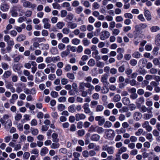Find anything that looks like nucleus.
Instances as JSON below:
<instances>
[{"label": "nucleus", "mask_w": 160, "mask_h": 160, "mask_svg": "<svg viewBox=\"0 0 160 160\" xmlns=\"http://www.w3.org/2000/svg\"><path fill=\"white\" fill-rule=\"evenodd\" d=\"M21 2L22 3L23 6L25 8H31L34 9L36 7V5L34 3H32L29 1L26 0H21Z\"/></svg>", "instance_id": "1"}, {"label": "nucleus", "mask_w": 160, "mask_h": 160, "mask_svg": "<svg viewBox=\"0 0 160 160\" xmlns=\"http://www.w3.org/2000/svg\"><path fill=\"white\" fill-rule=\"evenodd\" d=\"M102 150L106 151L109 154H112L114 152V148L112 146L109 147L108 145H106L102 146Z\"/></svg>", "instance_id": "2"}, {"label": "nucleus", "mask_w": 160, "mask_h": 160, "mask_svg": "<svg viewBox=\"0 0 160 160\" xmlns=\"http://www.w3.org/2000/svg\"><path fill=\"white\" fill-rule=\"evenodd\" d=\"M109 32L107 31L104 30L102 31L100 35V38L101 40H103L109 38L110 36Z\"/></svg>", "instance_id": "3"}, {"label": "nucleus", "mask_w": 160, "mask_h": 160, "mask_svg": "<svg viewBox=\"0 0 160 160\" xmlns=\"http://www.w3.org/2000/svg\"><path fill=\"white\" fill-rule=\"evenodd\" d=\"M105 133L106 136L109 139L113 138L115 135L114 131L111 129L107 130Z\"/></svg>", "instance_id": "4"}, {"label": "nucleus", "mask_w": 160, "mask_h": 160, "mask_svg": "<svg viewBox=\"0 0 160 160\" xmlns=\"http://www.w3.org/2000/svg\"><path fill=\"white\" fill-rule=\"evenodd\" d=\"M95 120L98 122V125L102 126L103 124L105 121V119L103 116H97L95 117Z\"/></svg>", "instance_id": "5"}, {"label": "nucleus", "mask_w": 160, "mask_h": 160, "mask_svg": "<svg viewBox=\"0 0 160 160\" xmlns=\"http://www.w3.org/2000/svg\"><path fill=\"white\" fill-rule=\"evenodd\" d=\"M49 19L48 18H44L42 22L44 23L43 27L45 29H49L51 27V24L49 23Z\"/></svg>", "instance_id": "6"}, {"label": "nucleus", "mask_w": 160, "mask_h": 160, "mask_svg": "<svg viewBox=\"0 0 160 160\" xmlns=\"http://www.w3.org/2000/svg\"><path fill=\"white\" fill-rule=\"evenodd\" d=\"M85 87L88 88L89 94H91L92 91L94 89V86L92 85L90 83L85 82Z\"/></svg>", "instance_id": "7"}, {"label": "nucleus", "mask_w": 160, "mask_h": 160, "mask_svg": "<svg viewBox=\"0 0 160 160\" xmlns=\"http://www.w3.org/2000/svg\"><path fill=\"white\" fill-rule=\"evenodd\" d=\"M24 75L27 77L28 79V80L32 81L33 80V76L30 74V72L28 70H23Z\"/></svg>", "instance_id": "8"}, {"label": "nucleus", "mask_w": 160, "mask_h": 160, "mask_svg": "<svg viewBox=\"0 0 160 160\" xmlns=\"http://www.w3.org/2000/svg\"><path fill=\"white\" fill-rule=\"evenodd\" d=\"M91 128H92L93 131H96L98 133H102L104 132V129L103 128L98 126H96L94 127L92 126Z\"/></svg>", "instance_id": "9"}, {"label": "nucleus", "mask_w": 160, "mask_h": 160, "mask_svg": "<svg viewBox=\"0 0 160 160\" xmlns=\"http://www.w3.org/2000/svg\"><path fill=\"white\" fill-rule=\"evenodd\" d=\"M76 120L79 121L80 120L84 119L86 118V115L83 113H77L75 116Z\"/></svg>", "instance_id": "10"}, {"label": "nucleus", "mask_w": 160, "mask_h": 160, "mask_svg": "<svg viewBox=\"0 0 160 160\" xmlns=\"http://www.w3.org/2000/svg\"><path fill=\"white\" fill-rule=\"evenodd\" d=\"M142 117V114L141 112H137L133 114L134 119L136 121H138L140 120Z\"/></svg>", "instance_id": "11"}, {"label": "nucleus", "mask_w": 160, "mask_h": 160, "mask_svg": "<svg viewBox=\"0 0 160 160\" xmlns=\"http://www.w3.org/2000/svg\"><path fill=\"white\" fill-rule=\"evenodd\" d=\"M9 8V6L6 3H3L0 6V9L3 12L8 11Z\"/></svg>", "instance_id": "12"}, {"label": "nucleus", "mask_w": 160, "mask_h": 160, "mask_svg": "<svg viewBox=\"0 0 160 160\" xmlns=\"http://www.w3.org/2000/svg\"><path fill=\"white\" fill-rule=\"evenodd\" d=\"M144 14L146 19L150 21L151 19V16L150 14V12L148 10H145Z\"/></svg>", "instance_id": "13"}, {"label": "nucleus", "mask_w": 160, "mask_h": 160, "mask_svg": "<svg viewBox=\"0 0 160 160\" xmlns=\"http://www.w3.org/2000/svg\"><path fill=\"white\" fill-rule=\"evenodd\" d=\"M18 96L17 94H12L11 97V98L10 99L9 102L10 103L14 104L15 101L18 98Z\"/></svg>", "instance_id": "14"}, {"label": "nucleus", "mask_w": 160, "mask_h": 160, "mask_svg": "<svg viewBox=\"0 0 160 160\" xmlns=\"http://www.w3.org/2000/svg\"><path fill=\"white\" fill-rule=\"evenodd\" d=\"M48 151V149L46 147L42 148L40 151V154L42 156H44Z\"/></svg>", "instance_id": "15"}, {"label": "nucleus", "mask_w": 160, "mask_h": 160, "mask_svg": "<svg viewBox=\"0 0 160 160\" xmlns=\"http://www.w3.org/2000/svg\"><path fill=\"white\" fill-rule=\"evenodd\" d=\"M145 102L144 98L142 97H141L137 99L136 103L137 105H141L143 104Z\"/></svg>", "instance_id": "16"}, {"label": "nucleus", "mask_w": 160, "mask_h": 160, "mask_svg": "<svg viewBox=\"0 0 160 160\" xmlns=\"http://www.w3.org/2000/svg\"><path fill=\"white\" fill-rule=\"evenodd\" d=\"M97 47L95 45H93L91 47V49L92 51V55H98V52L97 49Z\"/></svg>", "instance_id": "17"}, {"label": "nucleus", "mask_w": 160, "mask_h": 160, "mask_svg": "<svg viewBox=\"0 0 160 160\" xmlns=\"http://www.w3.org/2000/svg\"><path fill=\"white\" fill-rule=\"evenodd\" d=\"M26 36L24 34L19 35L17 37L16 40L18 42H21L25 40Z\"/></svg>", "instance_id": "18"}, {"label": "nucleus", "mask_w": 160, "mask_h": 160, "mask_svg": "<svg viewBox=\"0 0 160 160\" xmlns=\"http://www.w3.org/2000/svg\"><path fill=\"white\" fill-rule=\"evenodd\" d=\"M100 138L99 135L97 134H94L91 136L90 139L92 141H97L99 140Z\"/></svg>", "instance_id": "19"}, {"label": "nucleus", "mask_w": 160, "mask_h": 160, "mask_svg": "<svg viewBox=\"0 0 160 160\" xmlns=\"http://www.w3.org/2000/svg\"><path fill=\"white\" fill-rule=\"evenodd\" d=\"M147 62L148 61L147 59L145 58H142L139 61V64L141 65L142 67H144L146 66Z\"/></svg>", "instance_id": "20"}, {"label": "nucleus", "mask_w": 160, "mask_h": 160, "mask_svg": "<svg viewBox=\"0 0 160 160\" xmlns=\"http://www.w3.org/2000/svg\"><path fill=\"white\" fill-rule=\"evenodd\" d=\"M122 102L124 105H128L130 104V103L129 99L127 97H124L122 98Z\"/></svg>", "instance_id": "21"}, {"label": "nucleus", "mask_w": 160, "mask_h": 160, "mask_svg": "<svg viewBox=\"0 0 160 160\" xmlns=\"http://www.w3.org/2000/svg\"><path fill=\"white\" fill-rule=\"evenodd\" d=\"M68 26L69 28L72 29H74L77 27V24L75 23L69 22H68Z\"/></svg>", "instance_id": "22"}, {"label": "nucleus", "mask_w": 160, "mask_h": 160, "mask_svg": "<svg viewBox=\"0 0 160 160\" xmlns=\"http://www.w3.org/2000/svg\"><path fill=\"white\" fill-rule=\"evenodd\" d=\"M70 53L69 50L67 49L65 51L62 52L61 53V56L62 58H64L67 56Z\"/></svg>", "instance_id": "23"}, {"label": "nucleus", "mask_w": 160, "mask_h": 160, "mask_svg": "<svg viewBox=\"0 0 160 160\" xmlns=\"http://www.w3.org/2000/svg\"><path fill=\"white\" fill-rule=\"evenodd\" d=\"M58 134L56 133H53L52 135V141L54 142H58L59 141V139L58 138Z\"/></svg>", "instance_id": "24"}, {"label": "nucleus", "mask_w": 160, "mask_h": 160, "mask_svg": "<svg viewBox=\"0 0 160 160\" xmlns=\"http://www.w3.org/2000/svg\"><path fill=\"white\" fill-rule=\"evenodd\" d=\"M127 150V148L125 147H122L120 149H118L117 153L119 155L121 154L123 152H126Z\"/></svg>", "instance_id": "25"}, {"label": "nucleus", "mask_w": 160, "mask_h": 160, "mask_svg": "<svg viewBox=\"0 0 160 160\" xmlns=\"http://www.w3.org/2000/svg\"><path fill=\"white\" fill-rule=\"evenodd\" d=\"M12 125V122L10 119H8L7 120L5 125V128H10Z\"/></svg>", "instance_id": "26"}, {"label": "nucleus", "mask_w": 160, "mask_h": 160, "mask_svg": "<svg viewBox=\"0 0 160 160\" xmlns=\"http://www.w3.org/2000/svg\"><path fill=\"white\" fill-rule=\"evenodd\" d=\"M9 117V115L5 114L3 115V117L1 118L0 119V122L2 124H4L5 122V120L8 119Z\"/></svg>", "instance_id": "27"}, {"label": "nucleus", "mask_w": 160, "mask_h": 160, "mask_svg": "<svg viewBox=\"0 0 160 160\" xmlns=\"http://www.w3.org/2000/svg\"><path fill=\"white\" fill-rule=\"evenodd\" d=\"M22 8V7L19 6L18 5H13L12 7L11 10L17 11V10H18L19 11Z\"/></svg>", "instance_id": "28"}, {"label": "nucleus", "mask_w": 160, "mask_h": 160, "mask_svg": "<svg viewBox=\"0 0 160 160\" xmlns=\"http://www.w3.org/2000/svg\"><path fill=\"white\" fill-rule=\"evenodd\" d=\"M73 17L74 16L72 14L69 13L66 17V21H69L70 22L72 21L73 19Z\"/></svg>", "instance_id": "29"}, {"label": "nucleus", "mask_w": 160, "mask_h": 160, "mask_svg": "<svg viewBox=\"0 0 160 160\" xmlns=\"http://www.w3.org/2000/svg\"><path fill=\"white\" fill-rule=\"evenodd\" d=\"M60 144L58 142L53 143L51 145L50 147L52 149H55L58 148L60 146Z\"/></svg>", "instance_id": "30"}, {"label": "nucleus", "mask_w": 160, "mask_h": 160, "mask_svg": "<svg viewBox=\"0 0 160 160\" xmlns=\"http://www.w3.org/2000/svg\"><path fill=\"white\" fill-rule=\"evenodd\" d=\"M75 108L74 105H72L68 107V111L70 112L74 113L76 112V109Z\"/></svg>", "instance_id": "31"}, {"label": "nucleus", "mask_w": 160, "mask_h": 160, "mask_svg": "<svg viewBox=\"0 0 160 160\" xmlns=\"http://www.w3.org/2000/svg\"><path fill=\"white\" fill-rule=\"evenodd\" d=\"M143 116V119L145 120H148L152 118L153 116V115L152 113H145Z\"/></svg>", "instance_id": "32"}, {"label": "nucleus", "mask_w": 160, "mask_h": 160, "mask_svg": "<svg viewBox=\"0 0 160 160\" xmlns=\"http://www.w3.org/2000/svg\"><path fill=\"white\" fill-rule=\"evenodd\" d=\"M85 82H80L79 84V91H81L85 90Z\"/></svg>", "instance_id": "33"}, {"label": "nucleus", "mask_w": 160, "mask_h": 160, "mask_svg": "<svg viewBox=\"0 0 160 160\" xmlns=\"http://www.w3.org/2000/svg\"><path fill=\"white\" fill-rule=\"evenodd\" d=\"M141 55V53L138 51L135 52L132 54V57L136 58H140Z\"/></svg>", "instance_id": "34"}, {"label": "nucleus", "mask_w": 160, "mask_h": 160, "mask_svg": "<svg viewBox=\"0 0 160 160\" xmlns=\"http://www.w3.org/2000/svg\"><path fill=\"white\" fill-rule=\"evenodd\" d=\"M104 109V107L102 105H98L97 106L96 108V111L97 112H101Z\"/></svg>", "instance_id": "35"}, {"label": "nucleus", "mask_w": 160, "mask_h": 160, "mask_svg": "<svg viewBox=\"0 0 160 160\" xmlns=\"http://www.w3.org/2000/svg\"><path fill=\"white\" fill-rule=\"evenodd\" d=\"M88 65L90 67H93L95 64V61L93 59H90L88 62Z\"/></svg>", "instance_id": "36"}, {"label": "nucleus", "mask_w": 160, "mask_h": 160, "mask_svg": "<svg viewBox=\"0 0 160 160\" xmlns=\"http://www.w3.org/2000/svg\"><path fill=\"white\" fill-rule=\"evenodd\" d=\"M50 66V68L51 72L52 73H53L55 72V70L56 68V65L53 63H51L48 65Z\"/></svg>", "instance_id": "37"}, {"label": "nucleus", "mask_w": 160, "mask_h": 160, "mask_svg": "<svg viewBox=\"0 0 160 160\" xmlns=\"http://www.w3.org/2000/svg\"><path fill=\"white\" fill-rule=\"evenodd\" d=\"M11 75V72L9 71H7L5 72L3 75V77L5 78H8Z\"/></svg>", "instance_id": "38"}, {"label": "nucleus", "mask_w": 160, "mask_h": 160, "mask_svg": "<svg viewBox=\"0 0 160 160\" xmlns=\"http://www.w3.org/2000/svg\"><path fill=\"white\" fill-rule=\"evenodd\" d=\"M159 27L157 26H152L150 28V30L152 32H156L159 30Z\"/></svg>", "instance_id": "39"}, {"label": "nucleus", "mask_w": 160, "mask_h": 160, "mask_svg": "<svg viewBox=\"0 0 160 160\" xmlns=\"http://www.w3.org/2000/svg\"><path fill=\"white\" fill-rule=\"evenodd\" d=\"M82 42L84 45L85 46H88L90 43V42L89 40H88L86 38H84L82 40Z\"/></svg>", "instance_id": "40"}, {"label": "nucleus", "mask_w": 160, "mask_h": 160, "mask_svg": "<svg viewBox=\"0 0 160 160\" xmlns=\"http://www.w3.org/2000/svg\"><path fill=\"white\" fill-rule=\"evenodd\" d=\"M83 9L82 7L79 6L75 9V12L79 14L82 11Z\"/></svg>", "instance_id": "41"}, {"label": "nucleus", "mask_w": 160, "mask_h": 160, "mask_svg": "<svg viewBox=\"0 0 160 160\" xmlns=\"http://www.w3.org/2000/svg\"><path fill=\"white\" fill-rule=\"evenodd\" d=\"M121 99V97L120 95H116L113 98V100L115 102H117L119 101Z\"/></svg>", "instance_id": "42"}, {"label": "nucleus", "mask_w": 160, "mask_h": 160, "mask_svg": "<svg viewBox=\"0 0 160 160\" xmlns=\"http://www.w3.org/2000/svg\"><path fill=\"white\" fill-rule=\"evenodd\" d=\"M124 17L127 19H132L133 18L132 15L130 13H126L124 14Z\"/></svg>", "instance_id": "43"}, {"label": "nucleus", "mask_w": 160, "mask_h": 160, "mask_svg": "<svg viewBox=\"0 0 160 160\" xmlns=\"http://www.w3.org/2000/svg\"><path fill=\"white\" fill-rule=\"evenodd\" d=\"M64 25V23L63 22H58L56 24V27L58 28L61 29Z\"/></svg>", "instance_id": "44"}, {"label": "nucleus", "mask_w": 160, "mask_h": 160, "mask_svg": "<svg viewBox=\"0 0 160 160\" xmlns=\"http://www.w3.org/2000/svg\"><path fill=\"white\" fill-rule=\"evenodd\" d=\"M31 132L32 134L34 136L38 135V131L37 128H32Z\"/></svg>", "instance_id": "45"}, {"label": "nucleus", "mask_w": 160, "mask_h": 160, "mask_svg": "<svg viewBox=\"0 0 160 160\" xmlns=\"http://www.w3.org/2000/svg\"><path fill=\"white\" fill-rule=\"evenodd\" d=\"M80 40L77 38H74L72 41V43L75 45L78 44L80 43Z\"/></svg>", "instance_id": "46"}, {"label": "nucleus", "mask_w": 160, "mask_h": 160, "mask_svg": "<svg viewBox=\"0 0 160 160\" xmlns=\"http://www.w3.org/2000/svg\"><path fill=\"white\" fill-rule=\"evenodd\" d=\"M22 118V115L20 113L16 114L15 116V119L17 121H19Z\"/></svg>", "instance_id": "47"}, {"label": "nucleus", "mask_w": 160, "mask_h": 160, "mask_svg": "<svg viewBox=\"0 0 160 160\" xmlns=\"http://www.w3.org/2000/svg\"><path fill=\"white\" fill-rule=\"evenodd\" d=\"M105 65L104 63L101 61L97 62L96 66L99 68H103Z\"/></svg>", "instance_id": "48"}, {"label": "nucleus", "mask_w": 160, "mask_h": 160, "mask_svg": "<svg viewBox=\"0 0 160 160\" xmlns=\"http://www.w3.org/2000/svg\"><path fill=\"white\" fill-rule=\"evenodd\" d=\"M51 52V53L55 55L57 54L58 53V51L57 48L55 47L52 48Z\"/></svg>", "instance_id": "49"}, {"label": "nucleus", "mask_w": 160, "mask_h": 160, "mask_svg": "<svg viewBox=\"0 0 160 160\" xmlns=\"http://www.w3.org/2000/svg\"><path fill=\"white\" fill-rule=\"evenodd\" d=\"M143 130L142 128L139 129L137 131L135 132V135L137 136H140L143 132Z\"/></svg>", "instance_id": "50"}, {"label": "nucleus", "mask_w": 160, "mask_h": 160, "mask_svg": "<svg viewBox=\"0 0 160 160\" xmlns=\"http://www.w3.org/2000/svg\"><path fill=\"white\" fill-rule=\"evenodd\" d=\"M1 66L2 68L4 70H7L8 68V65L6 63L2 62L1 63Z\"/></svg>", "instance_id": "51"}, {"label": "nucleus", "mask_w": 160, "mask_h": 160, "mask_svg": "<svg viewBox=\"0 0 160 160\" xmlns=\"http://www.w3.org/2000/svg\"><path fill=\"white\" fill-rule=\"evenodd\" d=\"M140 111L142 112H145L147 111L148 112V108L145 105H142L140 108Z\"/></svg>", "instance_id": "52"}, {"label": "nucleus", "mask_w": 160, "mask_h": 160, "mask_svg": "<svg viewBox=\"0 0 160 160\" xmlns=\"http://www.w3.org/2000/svg\"><path fill=\"white\" fill-rule=\"evenodd\" d=\"M52 61L53 62H57L59 61L60 60V57L58 56L56 57H52Z\"/></svg>", "instance_id": "53"}, {"label": "nucleus", "mask_w": 160, "mask_h": 160, "mask_svg": "<svg viewBox=\"0 0 160 160\" xmlns=\"http://www.w3.org/2000/svg\"><path fill=\"white\" fill-rule=\"evenodd\" d=\"M67 49H68V50H70L72 52H75L76 51V47L74 46H72L70 45H68L67 47Z\"/></svg>", "instance_id": "54"}, {"label": "nucleus", "mask_w": 160, "mask_h": 160, "mask_svg": "<svg viewBox=\"0 0 160 160\" xmlns=\"http://www.w3.org/2000/svg\"><path fill=\"white\" fill-rule=\"evenodd\" d=\"M112 123L109 121H107L105 123L104 127L105 128H109L111 127Z\"/></svg>", "instance_id": "55"}, {"label": "nucleus", "mask_w": 160, "mask_h": 160, "mask_svg": "<svg viewBox=\"0 0 160 160\" xmlns=\"http://www.w3.org/2000/svg\"><path fill=\"white\" fill-rule=\"evenodd\" d=\"M67 76L70 79L73 80L75 79L74 75L73 73L70 72L68 73L67 74Z\"/></svg>", "instance_id": "56"}, {"label": "nucleus", "mask_w": 160, "mask_h": 160, "mask_svg": "<svg viewBox=\"0 0 160 160\" xmlns=\"http://www.w3.org/2000/svg\"><path fill=\"white\" fill-rule=\"evenodd\" d=\"M146 137L147 139L149 140L150 142H151L152 140V135L150 133H147L146 135Z\"/></svg>", "instance_id": "57"}, {"label": "nucleus", "mask_w": 160, "mask_h": 160, "mask_svg": "<svg viewBox=\"0 0 160 160\" xmlns=\"http://www.w3.org/2000/svg\"><path fill=\"white\" fill-rule=\"evenodd\" d=\"M88 152H89L87 150H84L82 152V154L84 157L87 158L89 156Z\"/></svg>", "instance_id": "58"}, {"label": "nucleus", "mask_w": 160, "mask_h": 160, "mask_svg": "<svg viewBox=\"0 0 160 160\" xmlns=\"http://www.w3.org/2000/svg\"><path fill=\"white\" fill-rule=\"evenodd\" d=\"M30 156V154L28 152H25L24 153L23 157L24 159H28Z\"/></svg>", "instance_id": "59"}, {"label": "nucleus", "mask_w": 160, "mask_h": 160, "mask_svg": "<svg viewBox=\"0 0 160 160\" xmlns=\"http://www.w3.org/2000/svg\"><path fill=\"white\" fill-rule=\"evenodd\" d=\"M65 107V106L62 104H59L58 106V109L60 111H63Z\"/></svg>", "instance_id": "60"}, {"label": "nucleus", "mask_w": 160, "mask_h": 160, "mask_svg": "<svg viewBox=\"0 0 160 160\" xmlns=\"http://www.w3.org/2000/svg\"><path fill=\"white\" fill-rule=\"evenodd\" d=\"M31 153L32 154L37 155L38 156L39 153V151L38 149L34 148L31 150Z\"/></svg>", "instance_id": "61"}, {"label": "nucleus", "mask_w": 160, "mask_h": 160, "mask_svg": "<svg viewBox=\"0 0 160 160\" xmlns=\"http://www.w3.org/2000/svg\"><path fill=\"white\" fill-rule=\"evenodd\" d=\"M130 64L132 66H135L137 64V60L134 59H132L130 61Z\"/></svg>", "instance_id": "62"}, {"label": "nucleus", "mask_w": 160, "mask_h": 160, "mask_svg": "<svg viewBox=\"0 0 160 160\" xmlns=\"http://www.w3.org/2000/svg\"><path fill=\"white\" fill-rule=\"evenodd\" d=\"M120 32V30L117 29H114L112 31V34L116 36L118 35Z\"/></svg>", "instance_id": "63"}, {"label": "nucleus", "mask_w": 160, "mask_h": 160, "mask_svg": "<svg viewBox=\"0 0 160 160\" xmlns=\"http://www.w3.org/2000/svg\"><path fill=\"white\" fill-rule=\"evenodd\" d=\"M92 6L95 9H98L100 7V5L97 2H94L92 4Z\"/></svg>", "instance_id": "64"}]
</instances>
